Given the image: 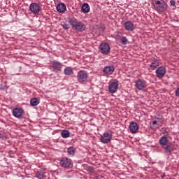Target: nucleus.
Masks as SVG:
<instances>
[{
	"label": "nucleus",
	"instance_id": "obj_1",
	"mask_svg": "<svg viewBox=\"0 0 179 179\" xmlns=\"http://www.w3.org/2000/svg\"><path fill=\"white\" fill-rule=\"evenodd\" d=\"M69 23L71 25L72 29L77 30V31H85L86 30V25L80 21H78V19L75 17H71L69 19Z\"/></svg>",
	"mask_w": 179,
	"mask_h": 179
},
{
	"label": "nucleus",
	"instance_id": "obj_2",
	"mask_svg": "<svg viewBox=\"0 0 179 179\" xmlns=\"http://www.w3.org/2000/svg\"><path fill=\"white\" fill-rule=\"evenodd\" d=\"M152 3L154 9L159 13L167 10V3L164 0H153Z\"/></svg>",
	"mask_w": 179,
	"mask_h": 179
},
{
	"label": "nucleus",
	"instance_id": "obj_3",
	"mask_svg": "<svg viewBox=\"0 0 179 179\" xmlns=\"http://www.w3.org/2000/svg\"><path fill=\"white\" fill-rule=\"evenodd\" d=\"M135 87L138 90H144L148 87V82L143 78H138L135 81Z\"/></svg>",
	"mask_w": 179,
	"mask_h": 179
},
{
	"label": "nucleus",
	"instance_id": "obj_4",
	"mask_svg": "<svg viewBox=\"0 0 179 179\" xmlns=\"http://www.w3.org/2000/svg\"><path fill=\"white\" fill-rule=\"evenodd\" d=\"M110 50V45L107 43H102L99 45V51L103 55H108Z\"/></svg>",
	"mask_w": 179,
	"mask_h": 179
},
{
	"label": "nucleus",
	"instance_id": "obj_5",
	"mask_svg": "<svg viewBox=\"0 0 179 179\" xmlns=\"http://www.w3.org/2000/svg\"><path fill=\"white\" fill-rule=\"evenodd\" d=\"M59 164L64 169L72 167V160L68 157H63L59 160Z\"/></svg>",
	"mask_w": 179,
	"mask_h": 179
},
{
	"label": "nucleus",
	"instance_id": "obj_6",
	"mask_svg": "<svg viewBox=\"0 0 179 179\" xmlns=\"http://www.w3.org/2000/svg\"><path fill=\"white\" fill-rule=\"evenodd\" d=\"M29 10L33 15H38L41 10V7L37 3H32L29 6Z\"/></svg>",
	"mask_w": 179,
	"mask_h": 179
},
{
	"label": "nucleus",
	"instance_id": "obj_7",
	"mask_svg": "<svg viewBox=\"0 0 179 179\" xmlns=\"http://www.w3.org/2000/svg\"><path fill=\"white\" fill-rule=\"evenodd\" d=\"M87 73L83 70H81L78 72L77 79L79 83H83L87 80Z\"/></svg>",
	"mask_w": 179,
	"mask_h": 179
},
{
	"label": "nucleus",
	"instance_id": "obj_8",
	"mask_svg": "<svg viewBox=\"0 0 179 179\" xmlns=\"http://www.w3.org/2000/svg\"><path fill=\"white\" fill-rule=\"evenodd\" d=\"M117 90H118V80H115V81H112L109 83L108 85V91L109 93L113 94L114 93H117Z\"/></svg>",
	"mask_w": 179,
	"mask_h": 179
},
{
	"label": "nucleus",
	"instance_id": "obj_9",
	"mask_svg": "<svg viewBox=\"0 0 179 179\" xmlns=\"http://www.w3.org/2000/svg\"><path fill=\"white\" fill-rule=\"evenodd\" d=\"M113 138V134L105 132L103 135L101 136L100 141L102 143H108L111 142V139Z\"/></svg>",
	"mask_w": 179,
	"mask_h": 179
},
{
	"label": "nucleus",
	"instance_id": "obj_10",
	"mask_svg": "<svg viewBox=\"0 0 179 179\" xmlns=\"http://www.w3.org/2000/svg\"><path fill=\"white\" fill-rule=\"evenodd\" d=\"M62 66H64V64L58 61H53L52 62V72H61L62 71Z\"/></svg>",
	"mask_w": 179,
	"mask_h": 179
},
{
	"label": "nucleus",
	"instance_id": "obj_11",
	"mask_svg": "<svg viewBox=\"0 0 179 179\" xmlns=\"http://www.w3.org/2000/svg\"><path fill=\"white\" fill-rule=\"evenodd\" d=\"M166 72V67L163 66L158 67L155 71L157 78H158V79H162V78H164Z\"/></svg>",
	"mask_w": 179,
	"mask_h": 179
},
{
	"label": "nucleus",
	"instance_id": "obj_12",
	"mask_svg": "<svg viewBox=\"0 0 179 179\" xmlns=\"http://www.w3.org/2000/svg\"><path fill=\"white\" fill-rule=\"evenodd\" d=\"M24 110L22 108H15L13 110V115L15 118H22Z\"/></svg>",
	"mask_w": 179,
	"mask_h": 179
},
{
	"label": "nucleus",
	"instance_id": "obj_13",
	"mask_svg": "<svg viewBox=\"0 0 179 179\" xmlns=\"http://www.w3.org/2000/svg\"><path fill=\"white\" fill-rule=\"evenodd\" d=\"M124 29L127 31H134L135 24L131 21H127L124 23Z\"/></svg>",
	"mask_w": 179,
	"mask_h": 179
},
{
	"label": "nucleus",
	"instance_id": "obj_14",
	"mask_svg": "<svg viewBox=\"0 0 179 179\" xmlns=\"http://www.w3.org/2000/svg\"><path fill=\"white\" fill-rule=\"evenodd\" d=\"M129 128L131 134H136V132H138V129H139V126L138 125V123L131 122L129 124Z\"/></svg>",
	"mask_w": 179,
	"mask_h": 179
},
{
	"label": "nucleus",
	"instance_id": "obj_15",
	"mask_svg": "<svg viewBox=\"0 0 179 179\" xmlns=\"http://www.w3.org/2000/svg\"><path fill=\"white\" fill-rule=\"evenodd\" d=\"M115 71V68L113 66H106L103 68V72L105 75H113Z\"/></svg>",
	"mask_w": 179,
	"mask_h": 179
},
{
	"label": "nucleus",
	"instance_id": "obj_16",
	"mask_svg": "<svg viewBox=\"0 0 179 179\" xmlns=\"http://www.w3.org/2000/svg\"><path fill=\"white\" fill-rule=\"evenodd\" d=\"M159 143L162 148H164L169 145V138L166 136H163L159 139Z\"/></svg>",
	"mask_w": 179,
	"mask_h": 179
},
{
	"label": "nucleus",
	"instance_id": "obj_17",
	"mask_svg": "<svg viewBox=\"0 0 179 179\" xmlns=\"http://www.w3.org/2000/svg\"><path fill=\"white\" fill-rule=\"evenodd\" d=\"M56 9L59 13H64L66 10V6L64 3H59L57 4Z\"/></svg>",
	"mask_w": 179,
	"mask_h": 179
},
{
	"label": "nucleus",
	"instance_id": "obj_18",
	"mask_svg": "<svg viewBox=\"0 0 179 179\" xmlns=\"http://www.w3.org/2000/svg\"><path fill=\"white\" fill-rule=\"evenodd\" d=\"M159 65L160 64H159V61L156 59H153L152 60H151L150 67L152 69V71H155Z\"/></svg>",
	"mask_w": 179,
	"mask_h": 179
},
{
	"label": "nucleus",
	"instance_id": "obj_19",
	"mask_svg": "<svg viewBox=\"0 0 179 179\" xmlns=\"http://www.w3.org/2000/svg\"><path fill=\"white\" fill-rule=\"evenodd\" d=\"M164 149L165 150V153H167L169 156H170V155H171V152L174 150V149L173 148V145L171 144H167L164 147Z\"/></svg>",
	"mask_w": 179,
	"mask_h": 179
},
{
	"label": "nucleus",
	"instance_id": "obj_20",
	"mask_svg": "<svg viewBox=\"0 0 179 179\" xmlns=\"http://www.w3.org/2000/svg\"><path fill=\"white\" fill-rule=\"evenodd\" d=\"M83 13H89L90 12V6L87 3H84L81 7Z\"/></svg>",
	"mask_w": 179,
	"mask_h": 179
},
{
	"label": "nucleus",
	"instance_id": "obj_21",
	"mask_svg": "<svg viewBox=\"0 0 179 179\" xmlns=\"http://www.w3.org/2000/svg\"><path fill=\"white\" fill-rule=\"evenodd\" d=\"M64 73L67 76H71V75H73V69L72 67L67 66L64 69Z\"/></svg>",
	"mask_w": 179,
	"mask_h": 179
},
{
	"label": "nucleus",
	"instance_id": "obj_22",
	"mask_svg": "<svg viewBox=\"0 0 179 179\" xmlns=\"http://www.w3.org/2000/svg\"><path fill=\"white\" fill-rule=\"evenodd\" d=\"M30 104L33 107H36V106H38L40 104V100L37 98H31L30 100Z\"/></svg>",
	"mask_w": 179,
	"mask_h": 179
},
{
	"label": "nucleus",
	"instance_id": "obj_23",
	"mask_svg": "<svg viewBox=\"0 0 179 179\" xmlns=\"http://www.w3.org/2000/svg\"><path fill=\"white\" fill-rule=\"evenodd\" d=\"M75 150H76V148L73 147H69L67 148V153L71 156H73V155H75Z\"/></svg>",
	"mask_w": 179,
	"mask_h": 179
},
{
	"label": "nucleus",
	"instance_id": "obj_24",
	"mask_svg": "<svg viewBox=\"0 0 179 179\" xmlns=\"http://www.w3.org/2000/svg\"><path fill=\"white\" fill-rule=\"evenodd\" d=\"M61 134L62 138H69V136L71 135V134L69 133V131L68 130H62Z\"/></svg>",
	"mask_w": 179,
	"mask_h": 179
},
{
	"label": "nucleus",
	"instance_id": "obj_25",
	"mask_svg": "<svg viewBox=\"0 0 179 179\" xmlns=\"http://www.w3.org/2000/svg\"><path fill=\"white\" fill-rule=\"evenodd\" d=\"M120 42L123 45H127L128 44V38L126 36H122L120 38Z\"/></svg>",
	"mask_w": 179,
	"mask_h": 179
},
{
	"label": "nucleus",
	"instance_id": "obj_26",
	"mask_svg": "<svg viewBox=\"0 0 179 179\" xmlns=\"http://www.w3.org/2000/svg\"><path fill=\"white\" fill-rule=\"evenodd\" d=\"M37 178L42 179L44 177V172L39 171L36 173Z\"/></svg>",
	"mask_w": 179,
	"mask_h": 179
},
{
	"label": "nucleus",
	"instance_id": "obj_27",
	"mask_svg": "<svg viewBox=\"0 0 179 179\" xmlns=\"http://www.w3.org/2000/svg\"><path fill=\"white\" fill-rule=\"evenodd\" d=\"M61 26L63 27L64 30H69V25L68 24H61Z\"/></svg>",
	"mask_w": 179,
	"mask_h": 179
},
{
	"label": "nucleus",
	"instance_id": "obj_28",
	"mask_svg": "<svg viewBox=\"0 0 179 179\" xmlns=\"http://www.w3.org/2000/svg\"><path fill=\"white\" fill-rule=\"evenodd\" d=\"M152 125L155 126L154 128H159V124H157V120H153L152 121Z\"/></svg>",
	"mask_w": 179,
	"mask_h": 179
},
{
	"label": "nucleus",
	"instance_id": "obj_29",
	"mask_svg": "<svg viewBox=\"0 0 179 179\" xmlns=\"http://www.w3.org/2000/svg\"><path fill=\"white\" fill-rule=\"evenodd\" d=\"M87 170L90 171V173H93V171H94V169H93V166H88Z\"/></svg>",
	"mask_w": 179,
	"mask_h": 179
},
{
	"label": "nucleus",
	"instance_id": "obj_30",
	"mask_svg": "<svg viewBox=\"0 0 179 179\" xmlns=\"http://www.w3.org/2000/svg\"><path fill=\"white\" fill-rule=\"evenodd\" d=\"M175 95L176 97H179V87L175 91Z\"/></svg>",
	"mask_w": 179,
	"mask_h": 179
},
{
	"label": "nucleus",
	"instance_id": "obj_31",
	"mask_svg": "<svg viewBox=\"0 0 179 179\" xmlns=\"http://www.w3.org/2000/svg\"><path fill=\"white\" fill-rule=\"evenodd\" d=\"M170 3L172 6H176V1L174 0H171Z\"/></svg>",
	"mask_w": 179,
	"mask_h": 179
}]
</instances>
